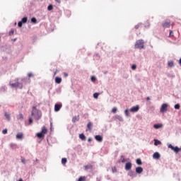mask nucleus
Wrapping results in <instances>:
<instances>
[{
    "label": "nucleus",
    "mask_w": 181,
    "mask_h": 181,
    "mask_svg": "<svg viewBox=\"0 0 181 181\" xmlns=\"http://www.w3.org/2000/svg\"><path fill=\"white\" fill-rule=\"evenodd\" d=\"M31 115L35 118V119H37V121L39 120L40 118H42V113L35 106L33 107Z\"/></svg>",
    "instance_id": "obj_1"
},
{
    "label": "nucleus",
    "mask_w": 181,
    "mask_h": 181,
    "mask_svg": "<svg viewBox=\"0 0 181 181\" xmlns=\"http://www.w3.org/2000/svg\"><path fill=\"white\" fill-rule=\"evenodd\" d=\"M46 134H47V127L44 126L42 127L41 132L37 134V136L40 139L42 138H45V135H46Z\"/></svg>",
    "instance_id": "obj_2"
},
{
    "label": "nucleus",
    "mask_w": 181,
    "mask_h": 181,
    "mask_svg": "<svg viewBox=\"0 0 181 181\" xmlns=\"http://www.w3.org/2000/svg\"><path fill=\"white\" fill-rule=\"evenodd\" d=\"M144 43L143 40H137L135 44L136 49H144Z\"/></svg>",
    "instance_id": "obj_3"
},
{
    "label": "nucleus",
    "mask_w": 181,
    "mask_h": 181,
    "mask_svg": "<svg viewBox=\"0 0 181 181\" xmlns=\"http://www.w3.org/2000/svg\"><path fill=\"white\" fill-rule=\"evenodd\" d=\"M168 148H170V149H171L172 151H174V152L175 153H179V152H180V151H181V148H180L179 147H177V146H173V145L172 144H169L168 145Z\"/></svg>",
    "instance_id": "obj_4"
},
{
    "label": "nucleus",
    "mask_w": 181,
    "mask_h": 181,
    "mask_svg": "<svg viewBox=\"0 0 181 181\" xmlns=\"http://www.w3.org/2000/svg\"><path fill=\"white\" fill-rule=\"evenodd\" d=\"M160 112L163 114V112H166L168 111V104L164 103L161 105L160 109Z\"/></svg>",
    "instance_id": "obj_5"
},
{
    "label": "nucleus",
    "mask_w": 181,
    "mask_h": 181,
    "mask_svg": "<svg viewBox=\"0 0 181 181\" xmlns=\"http://www.w3.org/2000/svg\"><path fill=\"white\" fill-rule=\"evenodd\" d=\"M131 112H138L139 111V106L136 105L130 109Z\"/></svg>",
    "instance_id": "obj_6"
},
{
    "label": "nucleus",
    "mask_w": 181,
    "mask_h": 181,
    "mask_svg": "<svg viewBox=\"0 0 181 181\" xmlns=\"http://www.w3.org/2000/svg\"><path fill=\"white\" fill-rule=\"evenodd\" d=\"M62 104H55L54 105V111L56 112L60 111V108H62Z\"/></svg>",
    "instance_id": "obj_7"
},
{
    "label": "nucleus",
    "mask_w": 181,
    "mask_h": 181,
    "mask_svg": "<svg viewBox=\"0 0 181 181\" xmlns=\"http://www.w3.org/2000/svg\"><path fill=\"white\" fill-rule=\"evenodd\" d=\"M131 168H132V163H127L125 165V170H129L131 169Z\"/></svg>",
    "instance_id": "obj_8"
},
{
    "label": "nucleus",
    "mask_w": 181,
    "mask_h": 181,
    "mask_svg": "<svg viewBox=\"0 0 181 181\" xmlns=\"http://www.w3.org/2000/svg\"><path fill=\"white\" fill-rule=\"evenodd\" d=\"M18 81V79H16V83H10V86H11V87H14V88L20 87V83H19V82Z\"/></svg>",
    "instance_id": "obj_9"
},
{
    "label": "nucleus",
    "mask_w": 181,
    "mask_h": 181,
    "mask_svg": "<svg viewBox=\"0 0 181 181\" xmlns=\"http://www.w3.org/2000/svg\"><path fill=\"white\" fill-rule=\"evenodd\" d=\"M95 139L98 141V142H103V136L100 135H96L95 136Z\"/></svg>",
    "instance_id": "obj_10"
},
{
    "label": "nucleus",
    "mask_w": 181,
    "mask_h": 181,
    "mask_svg": "<svg viewBox=\"0 0 181 181\" xmlns=\"http://www.w3.org/2000/svg\"><path fill=\"white\" fill-rule=\"evenodd\" d=\"M142 172H144V168H142V167H137L136 168V173L141 174L142 173Z\"/></svg>",
    "instance_id": "obj_11"
},
{
    "label": "nucleus",
    "mask_w": 181,
    "mask_h": 181,
    "mask_svg": "<svg viewBox=\"0 0 181 181\" xmlns=\"http://www.w3.org/2000/svg\"><path fill=\"white\" fill-rule=\"evenodd\" d=\"M153 128H155V129H159V128H163V124H154Z\"/></svg>",
    "instance_id": "obj_12"
},
{
    "label": "nucleus",
    "mask_w": 181,
    "mask_h": 181,
    "mask_svg": "<svg viewBox=\"0 0 181 181\" xmlns=\"http://www.w3.org/2000/svg\"><path fill=\"white\" fill-rule=\"evenodd\" d=\"M153 159H159L160 158V154H159L158 152H156L153 153Z\"/></svg>",
    "instance_id": "obj_13"
},
{
    "label": "nucleus",
    "mask_w": 181,
    "mask_h": 181,
    "mask_svg": "<svg viewBox=\"0 0 181 181\" xmlns=\"http://www.w3.org/2000/svg\"><path fill=\"white\" fill-rule=\"evenodd\" d=\"M163 28H170V22H169V21H165V22L163 24Z\"/></svg>",
    "instance_id": "obj_14"
},
{
    "label": "nucleus",
    "mask_w": 181,
    "mask_h": 181,
    "mask_svg": "<svg viewBox=\"0 0 181 181\" xmlns=\"http://www.w3.org/2000/svg\"><path fill=\"white\" fill-rule=\"evenodd\" d=\"M87 128L89 131H91V129H93V123L91 122H89L88 123Z\"/></svg>",
    "instance_id": "obj_15"
},
{
    "label": "nucleus",
    "mask_w": 181,
    "mask_h": 181,
    "mask_svg": "<svg viewBox=\"0 0 181 181\" xmlns=\"http://www.w3.org/2000/svg\"><path fill=\"white\" fill-rule=\"evenodd\" d=\"M4 117H6V119L11 121V115L8 112L4 113Z\"/></svg>",
    "instance_id": "obj_16"
},
{
    "label": "nucleus",
    "mask_w": 181,
    "mask_h": 181,
    "mask_svg": "<svg viewBox=\"0 0 181 181\" xmlns=\"http://www.w3.org/2000/svg\"><path fill=\"white\" fill-rule=\"evenodd\" d=\"M55 83H57V84H60V83H62V78L56 77L55 78Z\"/></svg>",
    "instance_id": "obj_17"
},
{
    "label": "nucleus",
    "mask_w": 181,
    "mask_h": 181,
    "mask_svg": "<svg viewBox=\"0 0 181 181\" xmlns=\"http://www.w3.org/2000/svg\"><path fill=\"white\" fill-rule=\"evenodd\" d=\"M119 163H125V157L124 156H122L120 157V159L119 160Z\"/></svg>",
    "instance_id": "obj_18"
},
{
    "label": "nucleus",
    "mask_w": 181,
    "mask_h": 181,
    "mask_svg": "<svg viewBox=\"0 0 181 181\" xmlns=\"http://www.w3.org/2000/svg\"><path fill=\"white\" fill-rule=\"evenodd\" d=\"M16 138L17 139H23V134L22 133H19L16 135Z\"/></svg>",
    "instance_id": "obj_19"
},
{
    "label": "nucleus",
    "mask_w": 181,
    "mask_h": 181,
    "mask_svg": "<svg viewBox=\"0 0 181 181\" xmlns=\"http://www.w3.org/2000/svg\"><path fill=\"white\" fill-rule=\"evenodd\" d=\"M79 138L80 139H81V141H86V136L84 135V134H79Z\"/></svg>",
    "instance_id": "obj_20"
},
{
    "label": "nucleus",
    "mask_w": 181,
    "mask_h": 181,
    "mask_svg": "<svg viewBox=\"0 0 181 181\" xmlns=\"http://www.w3.org/2000/svg\"><path fill=\"white\" fill-rule=\"evenodd\" d=\"M168 67H173V66H175V64L173 63V61H170L168 63Z\"/></svg>",
    "instance_id": "obj_21"
},
{
    "label": "nucleus",
    "mask_w": 181,
    "mask_h": 181,
    "mask_svg": "<svg viewBox=\"0 0 181 181\" xmlns=\"http://www.w3.org/2000/svg\"><path fill=\"white\" fill-rule=\"evenodd\" d=\"M86 179H87V177H86V176H81L78 181H86Z\"/></svg>",
    "instance_id": "obj_22"
},
{
    "label": "nucleus",
    "mask_w": 181,
    "mask_h": 181,
    "mask_svg": "<svg viewBox=\"0 0 181 181\" xmlns=\"http://www.w3.org/2000/svg\"><path fill=\"white\" fill-rule=\"evenodd\" d=\"M17 119H20L21 121H22V119H23V115H22V113H20V114L18 115Z\"/></svg>",
    "instance_id": "obj_23"
},
{
    "label": "nucleus",
    "mask_w": 181,
    "mask_h": 181,
    "mask_svg": "<svg viewBox=\"0 0 181 181\" xmlns=\"http://www.w3.org/2000/svg\"><path fill=\"white\" fill-rule=\"evenodd\" d=\"M154 145L158 146V145H160V141L159 140H154Z\"/></svg>",
    "instance_id": "obj_24"
},
{
    "label": "nucleus",
    "mask_w": 181,
    "mask_h": 181,
    "mask_svg": "<svg viewBox=\"0 0 181 181\" xmlns=\"http://www.w3.org/2000/svg\"><path fill=\"white\" fill-rule=\"evenodd\" d=\"M62 163L63 165H66V163H67V158H62Z\"/></svg>",
    "instance_id": "obj_25"
},
{
    "label": "nucleus",
    "mask_w": 181,
    "mask_h": 181,
    "mask_svg": "<svg viewBox=\"0 0 181 181\" xmlns=\"http://www.w3.org/2000/svg\"><path fill=\"white\" fill-rule=\"evenodd\" d=\"M21 22L23 23H26V22H28V17L23 18L22 20H21Z\"/></svg>",
    "instance_id": "obj_26"
},
{
    "label": "nucleus",
    "mask_w": 181,
    "mask_h": 181,
    "mask_svg": "<svg viewBox=\"0 0 181 181\" xmlns=\"http://www.w3.org/2000/svg\"><path fill=\"white\" fill-rule=\"evenodd\" d=\"M31 22L33 23H37V20H36V18H31Z\"/></svg>",
    "instance_id": "obj_27"
},
{
    "label": "nucleus",
    "mask_w": 181,
    "mask_h": 181,
    "mask_svg": "<svg viewBox=\"0 0 181 181\" xmlns=\"http://www.w3.org/2000/svg\"><path fill=\"white\" fill-rule=\"evenodd\" d=\"M48 11H53V5L50 4L47 7Z\"/></svg>",
    "instance_id": "obj_28"
},
{
    "label": "nucleus",
    "mask_w": 181,
    "mask_h": 181,
    "mask_svg": "<svg viewBox=\"0 0 181 181\" xmlns=\"http://www.w3.org/2000/svg\"><path fill=\"white\" fill-rule=\"evenodd\" d=\"M98 95H100L99 93H95L93 94V97L95 99L98 98Z\"/></svg>",
    "instance_id": "obj_29"
},
{
    "label": "nucleus",
    "mask_w": 181,
    "mask_h": 181,
    "mask_svg": "<svg viewBox=\"0 0 181 181\" xmlns=\"http://www.w3.org/2000/svg\"><path fill=\"white\" fill-rule=\"evenodd\" d=\"M136 163H137V165H142V160H141V159L138 158L136 160Z\"/></svg>",
    "instance_id": "obj_30"
},
{
    "label": "nucleus",
    "mask_w": 181,
    "mask_h": 181,
    "mask_svg": "<svg viewBox=\"0 0 181 181\" xmlns=\"http://www.w3.org/2000/svg\"><path fill=\"white\" fill-rule=\"evenodd\" d=\"M175 110H180V105L176 104V105H175Z\"/></svg>",
    "instance_id": "obj_31"
},
{
    "label": "nucleus",
    "mask_w": 181,
    "mask_h": 181,
    "mask_svg": "<svg viewBox=\"0 0 181 181\" xmlns=\"http://www.w3.org/2000/svg\"><path fill=\"white\" fill-rule=\"evenodd\" d=\"M124 114H125V115H127V117H129V111L128 110V109H127L124 111Z\"/></svg>",
    "instance_id": "obj_32"
},
{
    "label": "nucleus",
    "mask_w": 181,
    "mask_h": 181,
    "mask_svg": "<svg viewBox=\"0 0 181 181\" xmlns=\"http://www.w3.org/2000/svg\"><path fill=\"white\" fill-rule=\"evenodd\" d=\"M76 121H78V119L75 116L72 118V122H76Z\"/></svg>",
    "instance_id": "obj_33"
},
{
    "label": "nucleus",
    "mask_w": 181,
    "mask_h": 181,
    "mask_svg": "<svg viewBox=\"0 0 181 181\" xmlns=\"http://www.w3.org/2000/svg\"><path fill=\"white\" fill-rule=\"evenodd\" d=\"M23 25V23L22 21H19L18 23V28H22Z\"/></svg>",
    "instance_id": "obj_34"
},
{
    "label": "nucleus",
    "mask_w": 181,
    "mask_h": 181,
    "mask_svg": "<svg viewBox=\"0 0 181 181\" xmlns=\"http://www.w3.org/2000/svg\"><path fill=\"white\" fill-rule=\"evenodd\" d=\"M97 80V78H95V76H92L91 77V81H93V83L95 82Z\"/></svg>",
    "instance_id": "obj_35"
},
{
    "label": "nucleus",
    "mask_w": 181,
    "mask_h": 181,
    "mask_svg": "<svg viewBox=\"0 0 181 181\" xmlns=\"http://www.w3.org/2000/svg\"><path fill=\"white\" fill-rule=\"evenodd\" d=\"M118 109H117V107H113L112 110V112H113V114H115V112H117Z\"/></svg>",
    "instance_id": "obj_36"
},
{
    "label": "nucleus",
    "mask_w": 181,
    "mask_h": 181,
    "mask_svg": "<svg viewBox=\"0 0 181 181\" xmlns=\"http://www.w3.org/2000/svg\"><path fill=\"white\" fill-rule=\"evenodd\" d=\"M13 33H15V30L12 29V30L9 32L10 36H12V35H13Z\"/></svg>",
    "instance_id": "obj_37"
},
{
    "label": "nucleus",
    "mask_w": 181,
    "mask_h": 181,
    "mask_svg": "<svg viewBox=\"0 0 181 181\" xmlns=\"http://www.w3.org/2000/svg\"><path fill=\"white\" fill-rule=\"evenodd\" d=\"M2 134H4V135L8 134V129H5L2 131Z\"/></svg>",
    "instance_id": "obj_38"
},
{
    "label": "nucleus",
    "mask_w": 181,
    "mask_h": 181,
    "mask_svg": "<svg viewBox=\"0 0 181 181\" xmlns=\"http://www.w3.org/2000/svg\"><path fill=\"white\" fill-rule=\"evenodd\" d=\"M141 23H139L137 25H135V29H139V28H141Z\"/></svg>",
    "instance_id": "obj_39"
},
{
    "label": "nucleus",
    "mask_w": 181,
    "mask_h": 181,
    "mask_svg": "<svg viewBox=\"0 0 181 181\" xmlns=\"http://www.w3.org/2000/svg\"><path fill=\"white\" fill-rule=\"evenodd\" d=\"M173 36V30H170L169 37H172Z\"/></svg>",
    "instance_id": "obj_40"
},
{
    "label": "nucleus",
    "mask_w": 181,
    "mask_h": 181,
    "mask_svg": "<svg viewBox=\"0 0 181 181\" xmlns=\"http://www.w3.org/2000/svg\"><path fill=\"white\" fill-rule=\"evenodd\" d=\"M132 69H133V70H136V64H133V65L132 66Z\"/></svg>",
    "instance_id": "obj_41"
},
{
    "label": "nucleus",
    "mask_w": 181,
    "mask_h": 181,
    "mask_svg": "<svg viewBox=\"0 0 181 181\" xmlns=\"http://www.w3.org/2000/svg\"><path fill=\"white\" fill-rule=\"evenodd\" d=\"M28 122H29V124H33V119H32V117H30Z\"/></svg>",
    "instance_id": "obj_42"
},
{
    "label": "nucleus",
    "mask_w": 181,
    "mask_h": 181,
    "mask_svg": "<svg viewBox=\"0 0 181 181\" xmlns=\"http://www.w3.org/2000/svg\"><path fill=\"white\" fill-rule=\"evenodd\" d=\"M28 77H33V74H32V73H29L28 74Z\"/></svg>",
    "instance_id": "obj_43"
},
{
    "label": "nucleus",
    "mask_w": 181,
    "mask_h": 181,
    "mask_svg": "<svg viewBox=\"0 0 181 181\" xmlns=\"http://www.w3.org/2000/svg\"><path fill=\"white\" fill-rule=\"evenodd\" d=\"M116 118H117L118 119H122V117H121V116L117 115Z\"/></svg>",
    "instance_id": "obj_44"
},
{
    "label": "nucleus",
    "mask_w": 181,
    "mask_h": 181,
    "mask_svg": "<svg viewBox=\"0 0 181 181\" xmlns=\"http://www.w3.org/2000/svg\"><path fill=\"white\" fill-rule=\"evenodd\" d=\"M64 77H67L69 76V74L67 73H64Z\"/></svg>",
    "instance_id": "obj_45"
},
{
    "label": "nucleus",
    "mask_w": 181,
    "mask_h": 181,
    "mask_svg": "<svg viewBox=\"0 0 181 181\" xmlns=\"http://www.w3.org/2000/svg\"><path fill=\"white\" fill-rule=\"evenodd\" d=\"M91 141H93V139H91L90 137L88 138V142H91Z\"/></svg>",
    "instance_id": "obj_46"
},
{
    "label": "nucleus",
    "mask_w": 181,
    "mask_h": 181,
    "mask_svg": "<svg viewBox=\"0 0 181 181\" xmlns=\"http://www.w3.org/2000/svg\"><path fill=\"white\" fill-rule=\"evenodd\" d=\"M56 2H57L58 4H60V2H62V1L60 0H55Z\"/></svg>",
    "instance_id": "obj_47"
},
{
    "label": "nucleus",
    "mask_w": 181,
    "mask_h": 181,
    "mask_svg": "<svg viewBox=\"0 0 181 181\" xmlns=\"http://www.w3.org/2000/svg\"><path fill=\"white\" fill-rule=\"evenodd\" d=\"M21 161H22L23 163H25V158H23L21 159Z\"/></svg>",
    "instance_id": "obj_48"
},
{
    "label": "nucleus",
    "mask_w": 181,
    "mask_h": 181,
    "mask_svg": "<svg viewBox=\"0 0 181 181\" xmlns=\"http://www.w3.org/2000/svg\"><path fill=\"white\" fill-rule=\"evenodd\" d=\"M146 100H147V101H149V100H151V98L149 97H147Z\"/></svg>",
    "instance_id": "obj_49"
},
{
    "label": "nucleus",
    "mask_w": 181,
    "mask_h": 181,
    "mask_svg": "<svg viewBox=\"0 0 181 181\" xmlns=\"http://www.w3.org/2000/svg\"><path fill=\"white\" fill-rule=\"evenodd\" d=\"M179 64H181V58L180 59Z\"/></svg>",
    "instance_id": "obj_50"
},
{
    "label": "nucleus",
    "mask_w": 181,
    "mask_h": 181,
    "mask_svg": "<svg viewBox=\"0 0 181 181\" xmlns=\"http://www.w3.org/2000/svg\"><path fill=\"white\" fill-rule=\"evenodd\" d=\"M85 169H88V166H85Z\"/></svg>",
    "instance_id": "obj_51"
},
{
    "label": "nucleus",
    "mask_w": 181,
    "mask_h": 181,
    "mask_svg": "<svg viewBox=\"0 0 181 181\" xmlns=\"http://www.w3.org/2000/svg\"><path fill=\"white\" fill-rule=\"evenodd\" d=\"M57 73V71H56L54 72V74L56 75Z\"/></svg>",
    "instance_id": "obj_52"
},
{
    "label": "nucleus",
    "mask_w": 181,
    "mask_h": 181,
    "mask_svg": "<svg viewBox=\"0 0 181 181\" xmlns=\"http://www.w3.org/2000/svg\"><path fill=\"white\" fill-rule=\"evenodd\" d=\"M20 88H22V85L20 86Z\"/></svg>",
    "instance_id": "obj_53"
},
{
    "label": "nucleus",
    "mask_w": 181,
    "mask_h": 181,
    "mask_svg": "<svg viewBox=\"0 0 181 181\" xmlns=\"http://www.w3.org/2000/svg\"><path fill=\"white\" fill-rule=\"evenodd\" d=\"M113 170H115V171H117V170H116V169H115V170L113 169Z\"/></svg>",
    "instance_id": "obj_54"
},
{
    "label": "nucleus",
    "mask_w": 181,
    "mask_h": 181,
    "mask_svg": "<svg viewBox=\"0 0 181 181\" xmlns=\"http://www.w3.org/2000/svg\"><path fill=\"white\" fill-rule=\"evenodd\" d=\"M113 170H115V171H117V170H116V169H115V170L113 169Z\"/></svg>",
    "instance_id": "obj_55"
}]
</instances>
